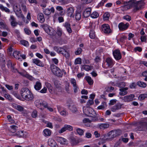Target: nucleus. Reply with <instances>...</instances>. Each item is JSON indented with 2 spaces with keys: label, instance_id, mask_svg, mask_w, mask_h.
Segmentation results:
<instances>
[{
  "label": "nucleus",
  "instance_id": "obj_28",
  "mask_svg": "<svg viewBox=\"0 0 147 147\" xmlns=\"http://www.w3.org/2000/svg\"><path fill=\"white\" fill-rule=\"evenodd\" d=\"M42 87V85L41 83L39 81H37L34 86V88L36 90H40Z\"/></svg>",
  "mask_w": 147,
  "mask_h": 147
},
{
  "label": "nucleus",
  "instance_id": "obj_41",
  "mask_svg": "<svg viewBox=\"0 0 147 147\" xmlns=\"http://www.w3.org/2000/svg\"><path fill=\"white\" fill-rule=\"evenodd\" d=\"M0 26H1L4 29H5L7 30L8 29L7 26L3 21H1L0 22Z\"/></svg>",
  "mask_w": 147,
  "mask_h": 147
},
{
  "label": "nucleus",
  "instance_id": "obj_29",
  "mask_svg": "<svg viewBox=\"0 0 147 147\" xmlns=\"http://www.w3.org/2000/svg\"><path fill=\"white\" fill-rule=\"evenodd\" d=\"M15 13L16 15L19 18H22L23 21L25 20V18L24 17V16L23 15L21 10L19 11L18 12H16Z\"/></svg>",
  "mask_w": 147,
  "mask_h": 147
},
{
  "label": "nucleus",
  "instance_id": "obj_8",
  "mask_svg": "<svg viewBox=\"0 0 147 147\" xmlns=\"http://www.w3.org/2000/svg\"><path fill=\"white\" fill-rule=\"evenodd\" d=\"M121 134V131L120 130H112L108 134L109 136H111V137L112 138L119 136Z\"/></svg>",
  "mask_w": 147,
  "mask_h": 147
},
{
  "label": "nucleus",
  "instance_id": "obj_36",
  "mask_svg": "<svg viewBox=\"0 0 147 147\" xmlns=\"http://www.w3.org/2000/svg\"><path fill=\"white\" fill-rule=\"evenodd\" d=\"M147 98V94H140L138 97V99L140 100H144Z\"/></svg>",
  "mask_w": 147,
  "mask_h": 147
},
{
  "label": "nucleus",
  "instance_id": "obj_33",
  "mask_svg": "<svg viewBox=\"0 0 147 147\" xmlns=\"http://www.w3.org/2000/svg\"><path fill=\"white\" fill-rule=\"evenodd\" d=\"M81 69L86 71H89L92 69V67L88 65H82L81 66Z\"/></svg>",
  "mask_w": 147,
  "mask_h": 147
},
{
  "label": "nucleus",
  "instance_id": "obj_54",
  "mask_svg": "<svg viewBox=\"0 0 147 147\" xmlns=\"http://www.w3.org/2000/svg\"><path fill=\"white\" fill-rule=\"evenodd\" d=\"M44 12V13L46 15H49L51 13L50 10L49 9H45Z\"/></svg>",
  "mask_w": 147,
  "mask_h": 147
},
{
  "label": "nucleus",
  "instance_id": "obj_37",
  "mask_svg": "<svg viewBox=\"0 0 147 147\" xmlns=\"http://www.w3.org/2000/svg\"><path fill=\"white\" fill-rule=\"evenodd\" d=\"M13 8L15 12H18L21 10L20 7L19 5H14L13 6Z\"/></svg>",
  "mask_w": 147,
  "mask_h": 147
},
{
  "label": "nucleus",
  "instance_id": "obj_9",
  "mask_svg": "<svg viewBox=\"0 0 147 147\" xmlns=\"http://www.w3.org/2000/svg\"><path fill=\"white\" fill-rule=\"evenodd\" d=\"M40 27L43 28L45 32L49 34L52 35H53V32H51V30L49 28V26L46 24H43L40 26Z\"/></svg>",
  "mask_w": 147,
  "mask_h": 147
},
{
  "label": "nucleus",
  "instance_id": "obj_17",
  "mask_svg": "<svg viewBox=\"0 0 147 147\" xmlns=\"http://www.w3.org/2000/svg\"><path fill=\"white\" fill-rule=\"evenodd\" d=\"M26 133L23 131H20L17 132L16 133L13 135V136H17L19 137H25L26 136Z\"/></svg>",
  "mask_w": 147,
  "mask_h": 147
},
{
  "label": "nucleus",
  "instance_id": "obj_7",
  "mask_svg": "<svg viewBox=\"0 0 147 147\" xmlns=\"http://www.w3.org/2000/svg\"><path fill=\"white\" fill-rule=\"evenodd\" d=\"M101 30L105 34H109L112 32L109 25L107 24H104L101 26Z\"/></svg>",
  "mask_w": 147,
  "mask_h": 147
},
{
  "label": "nucleus",
  "instance_id": "obj_51",
  "mask_svg": "<svg viewBox=\"0 0 147 147\" xmlns=\"http://www.w3.org/2000/svg\"><path fill=\"white\" fill-rule=\"evenodd\" d=\"M81 59L80 58H77L75 60V64H81Z\"/></svg>",
  "mask_w": 147,
  "mask_h": 147
},
{
  "label": "nucleus",
  "instance_id": "obj_1",
  "mask_svg": "<svg viewBox=\"0 0 147 147\" xmlns=\"http://www.w3.org/2000/svg\"><path fill=\"white\" fill-rule=\"evenodd\" d=\"M123 4L124 6H127L128 9L132 7H134L133 11L134 12H136L141 8L144 5V3L143 0L138 1H136L135 0H130L128 2H124Z\"/></svg>",
  "mask_w": 147,
  "mask_h": 147
},
{
  "label": "nucleus",
  "instance_id": "obj_63",
  "mask_svg": "<svg viewBox=\"0 0 147 147\" xmlns=\"http://www.w3.org/2000/svg\"><path fill=\"white\" fill-rule=\"evenodd\" d=\"M117 100L116 99H113L110 101L109 104L111 105H113L116 102Z\"/></svg>",
  "mask_w": 147,
  "mask_h": 147
},
{
  "label": "nucleus",
  "instance_id": "obj_40",
  "mask_svg": "<svg viewBox=\"0 0 147 147\" xmlns=\"http://www.w3.org/2000/svg\"><path fill=\"white\" fill-rule=\"evenodd\" d=\"M98 13L96 11L92 13L91 14L90 16L92 18H96L99 16Z\"/></svg>",
  "mask_w": 147,
  "mask_h": 147
},
{
  "label": "nucleus",
  "instance_id": "obj_11",
  "mask_svg": "<svg viewBox=\"0 0 147 147\" xmlns=\"http://www.w3.org/2000/svg\"><path fill=\"white\" fill-rule=\"evenodd\" d=\"M134 94H131L129 95L126 96L124 97L120 98L122 99L125 102H129L132 101L133 100V98L134 97Z\"/></svg>",
  "mask_w": 147,
  "mask_h": 147
},
{
  "label": "nucleus",
  "instance_id": "obj_3",
  "mask_svg": "<svg viewBox=\"0 0 147 147\" xmlns=\"http://www.w3.org/2000/svg\"><path fill=\"white\" fill-rule=\"evenodd\" d=\"M21 94L22 97L28 101H31L33 100L34 96L31 91L27 88H23L21 90Z\"/></svg>",
  "mask_w": 147,
  "mask_h": 147
},
{
  "label": "nucleus",
  "instance_id": "obj_59",
  "mask_svg": "<svg viewBox=\"0 0 147 147\" xmlns=\"http://www.w3.org/2000/svg\"><path fill=\"white\" fill-rule=\"evenodd\" d=\"M140 39L142 42H146V41L147 38L146 36H142L140 37Z\"/></svg>",
  "mask_w": 147,
  "mask_h": 147
},
{
  "label": "nucleus",
  "instance_id": "obj_45",
  "mask_svg": "<svg viewBox=\"0 0 147 147\" xmlns=\"http://www.w3.org/2000/svg\"><path fill=\"white\" fill-rule=\"evenodd\" d=\"M69 109L74 113H75L77 110L76 107L74 105L70 106Z\"/></svg>",
  "mask_w": 147,
  "mask_h": 147
},
{
  "label": "nucleus",
  "instance_id": "obj_30",
  "mask_svg": "<svg viewBox=\"0 0 147 147\" xmlns=\"http://www.w3.org/2000/svg\"><path fill=\"white\" fill-rule=\"evenodd\" d=\"M85 79L90 85L93 84V81L90 77L88 76H86L85 77Z\"/></svg>",
  "mask_w": 147,
  "mask_h": 147
},
{
  "label": "nucleus",
  "instance_id": "obj_39",
  "mask_svg": "<svg viewBox=\"0 0 147 147\" xmlns=\"http://www.w3.org/2000/svg\"><path fill=\"white\" fill-rule=\"evenodd\" d=\"M137 85L139 86L145 88L146 86V84L145 83L141 81H139L137 82Z\"/></svg>",
  "mask_w": 147,
  "mask_h": 147
},
{
  "label": "nucleus",
  "instance_id": "obj_62",
  "mask_svg": "<svg viewBox=\"0 0 147 147\" xmlns=\"http://www.w3.org/2000/svg\"><path fill=\"white\" fill-rule=\"evenodd\" d=\"M57 34L58 36H61L62 35L61 30L60 28L58 29L57 32Z\"/></svg>",
  "mask_w": 147,
  "mask_h": 147
},
{
  "label": "nucleus",
  "instance_id": "obj_26",
  "mask_svg": "<svg viewBox=\"0 0 147 147\" xmlns=\"http://www.w3.org/2000/svg\"><path fill=\"white\" fill-rule=\"evenodd\" d=\"M64 26L66 28L67 32L69 33L72 32V30L71 28L70 24L67 22H66L64 24Z\"/></svg>",
  "mask_w": 147,
  "mask_h": 147
},
{
  "label": "nucleus",
  "instance_id": "obj_31",
  "mask_svg": "<svg viewBox=\"0 0 147 147\" xmlns=\"http://www.w3.org/2000/svg\"><path fill=\"white\" fill-rule=\"evenodd\" d=\"M13 106L15 109L19 111H23L24 109V108L22 106L17 104H13Z\"/></svg>",
  "mask_w": 147,
  "mask_h": 147
},
{
  "label": "nucleus",
  "instance_id": "obj_43",
  "mask_svg": "<svg viewBox=\"0 0 147 147\" xmlns=\"http://www.w3.org/2000/svg\"><path fill=\"white\" fill-rule=\"evenodd\" d=\"M76 131L77 133L80 136H82L84 135V131L81 129L79 128H77Z\"/></svg>",
  "mask_w": 147,
  "mask_h": 147
},
{
  "label": "nucleus",
  "instance_id": "obj_48",
  "mask_svg": "<svg viewBox=\"0 0 147 147\" xmlns=\"http://www.w3.org/2000/svg\"><path fill=\"white\" fill-rule=\"evenodd\" d=\"M90 37L92 39H94L95 38V35L94 32L93 30H91L90 31L89 34Z\"/></svg>",
  "mask_w": 147,
  "mask_h": 147
},
{
  "label": "nucleus",
  "instance_id": "obj_5",
  "mask_svg": "<svg viewBox=\"0 0 147 147\" xmlns=\"http://www.w3.org/2000/svg\"><path fill=\"white\" fill-rule=\"evenodd\" d=\"M53 49L58 53L61 54L66 58L69 57L68 53L63 48L59 46H55L53 47Z\"/></svg>",
  "mask_w": 147,
  "mask_h": 147
},
{
  "label": "nucleus",
  "instance_id": "obj_44",
  "mask_svg": "<svg viewBox=\"0 0 147 147\" xmlns=\"http://www.w3.org/2000/svg\"><path fill=\"white\" fill-rule=\"evenodd\" d=\"M60 114L63 116L65 117L68 114V113L65 109H63L60 112Z\"/></svg>",
  "mask_w": 147,
  "mask_h": 147
},
{
  "label": "nucleus",
  "instance_id": "obj_25",
  "mask_svg": "<svg viewBox=\"0 0 147 147\" xmlns=\"http://www.w3.org/2000/svg\"><path fill=\"white\" fill-rule=\"evenodd\" d=\"M38 19L40 22L43 23L45 21V19L43 14L41 13H39L38 16Z\"/></svg>",
  "mask_w": 147,
  "mask_h": 147
},
{
  "label": "nucleus",
  "instance_id": "obj_12",
  "mask_svg": "<svg viewBox=\"0 0 147 147\" xmlns=\"http://www.w3.org/2000/svg\"><path fill=\"white\" fill-rule=\"evenodd\" d=\"M72 130L73 127L69 125H65L63 127H62L59 131V132L60 134H61L67 130L72 131Z\"/></svg>",
  "mask_w": 147,
  "mask_h": 147
},
{
  "label": "nucleus",
  "instance_id": "obj_35",
  "mask_svg": "<svg viewBox=\"0 0 147 147\" xmlns=\"http://www.w3.org/2000/svg\"><path fill=\"white\" fill-rule=\"evenodd\" d=\"M0 9L2 11H5L6 12L9 13L10 11L9 9L4 7L2 4H0Z\"/></svg>",
  "mask_w": 147,
  "mask_h": 147
},
{
  "label": "nucleus",
  "instance_id": "obj_47",
  "mask_svg": "<svg viewBox=\"0 0 147 147\" xmlns=\"http://www.w3.org/2000/svg\"><path fill=\"white\" fill-rule=\"evenodd\" d=\"M75 18L77 20H79L81 18V14L80 12H77L75 15Z\"/></svg>",
  "mask_w": 147,
  "mask_h": 147
},
{
  "label": "nucleus",
  "instance_id": "obj_13",
  "mask_svg": "<svg viewBox=\"0 0 147 147\" xmlns=\"http://www.w3.org/2000/svg\"><path fill=\"white\" fill-rule=\"evenodd\" d=\"M113 54L115 59L117 60H119L121 58V55L119 50H116L113 52Z\"/></svg>",
  "mask_w": 147,
  "mask_h": 147
},
{
  "label": "nucleus",
  "instance_id": "obj_15",
  "mask_svg": "<svg viewBox=\"0 0 147 147\" xmlns=\"http://www.w3.org/2000/svg\"><path fill=\"white\" fill-rule=\"evenodd\" d=\"M57 140L58 142L61 144L67 145L68 144V141L66 139L61 137H57Z\"/></svg>",
  "mask_w": 147,
  "mask_h": 147
},
{
  "label": "nucleus",
  "instance_id": "obj_38",
  "mask_svg": "<svg viewBox=\"0 0 147 147\" xmlns=\"http://www.w3.org/2000/svg\"><path fill=\"white\" fill-rule=\"evenodd\" d=\"M147 128L146 125V123H143L141 124L138 127L140 131L143 130Z\"/></svg>",
  "mask_w": 147,
  "mask_h": 147
},
{
  "label": "nucleus",
  "instance_id": "obj_61",
  "mask_svg": "<svg viewBox=\"0 0 147 147\" xmlns=\"http://www.w3.org/2000/svg\"><path fill=\"white\" fill-rule=\"evenodd\" d=\"M73 88L74 92L75 93H77V92H78L79 90V88L77 85L76 86H73Z\"/></svg>",
  "mask_w": 147,
  "mask_h": 147
},
{
  "label": "nucleus",
  "instance_id": "obj_56",
  "mask_svg": "<svg viewBox=\"0 0 147 147\" xmlns=\"http://www.w3.org/2000/svg\"><path fill=\"white\" fill-rule=\"evenodd\" d=\"M70 82L73 85V86L77 85L76 83V80L74 78H72L71 79Z\"/></svg>",
  "mask_w": 147,
  "mask_h": 147
},
{
  "label": "nucleus",
  "instance_id": "obj_23",
  "mask_svg": "<svg viewBox=\"0 0 147 147\" xmlns=\"http://www.w3.org/2000/svg\"><path fill=\"white\" fill-rule=\"evenodd\" d=\"M110 126L109 124L108 123H102L99 125V128L101 129H105L108 128Z\"/></svg>",
  "mask_w": 147,
  "mask_h": 147
},
{
  "label": "nucleus",
  "instance_id": "obj_2",
  "mask_svg": "<svg viewBox=\"0 0 147 147\" xmlns=\"http://www.w3.org/2000/svg\"><path fill=\"white\" fill-rule=\"evenodd\" d=\"M83 111L85 114L91 117V121L88 119H85L84 121L86 122H90V121H95L98 120V118L95 112L91 108L87 107H84Z\"/></svg>",
  "mask_w": 147,
  "mask_h": 147
},
{
  "label": "nucleus",
  "instance_id": "obj_60",
  "mask_svg": "<svg viewBox=\"0 0 147 147\" xmlns=\"http://www.w3.org/2000/svg\"><path fill=\"white\" fill-rule=\"evenodd\" d=\"M94 103V101L92 100H90L87 102L86 105L87 106H89Z\"/></svg>",
  "mask_w": 147,
  "mask_h": 147
},
{
  "label": "nucleus",
  "instance_id": "obj_50",
  "mask_svg": "<svg viewBox=\"0 0 147 147\" xmlns=\"http://www.w3.org/2000/svg\"><path fill=\"white\" fill-rule=\"evenodd\" d=\"M105 89L107 92H111L114 89V88L112 86H109L106 87Z\"/></svg>",
  "mask_w": 147,
  "mask_h": 147
},
{
  "label": "nucleus",
  "instance_id": "obj_42",
  "mask_svg": "<svg viewBox=\"0 0 147 147\" xmlns=\"http://www.w3.org/2000/svg\"><path fill=\"white\" fill-rule=\"evenodd\" d=\"M110 14L108 12H105L103 15V19L104 20H108L110 16Z\"/></svg>",
  "mask_w": 147,
  "mask_h": 147
},
{
  "label": "nucleus",
  "instance_id": "obj_53",
  "mask_svg": "<svg viewBox=\"0 0 147 147\" xmlns=\"http://www.w3.org/2000/svg\"><path fill=\"white\" fill-rule=\"evenodd\" d=\"M123 18L128 21H129L131 20V17L129 15H126L123 16Z\"/></svg>",
  "mask_w": 147,
  "mask_h": 147
},
{
  "label": "nucleus",
  "instance_id": "obj_14",
  "mask_svg": "<svg viewBox=\"0 0 147 147\" xmlns=\"http://www.w3.org/2000/svg\"><path fill=\"white\" fill-rule=\"evenodd\" d=\"M74 12V9L73 7H71L68 8L66 11L67 15L68 16L71 18H73L74 15L73 14Z\"/></svg>",
  "mask_w": 147,
  "mask_h": 147
},
{
  "label": "nucleus",
  "instance_id": "obj_52",
  "mask_svg": "<svg viewBox=\"0 0 147 147\" xmlns=\"http://www.w3.org/2000/svg\"><path fill=\"white\" fill-rule=\"evenodd\" d=\"M32 116L33 118H35L37 116V111L34 110L32 112Z\"/></svg>",
  "mask_w": 147,
  "mask_h": 147
},
{
  "label": "nucleus",
  "instance_id": "obj_6",
  "mask_svg": "<svg viewBox=\"0 0 147 147\" xmlns=\"http://www.w3.org/2000/svg\"><path fill=\"white\" fill-rule=\"evenodd\" d=\"M35 105L38 108L41 110L44 108V107H46L47 105V102L42 100H36L34 102Z\"/></svg>",
  "mask_w": 147,
  "mask_h": 147
},
{
  "label": "nucleus",
  "instance_id": "obj_27",
  "mask_svg": "<svg viewBox=\"0 0 147 147\" xmlns=\"http://www.w3.org/2000/svg\"><path fill=\"white\" fill-rule=\"evenodd\" d=\"M18 128V127L17 126L15 125H12L10 126L8 130L10 132L14 133L17 130Z\"/></svg>",
  "mask_w": 147,
  "mask_h": 147
},
{
  "label": "nucleus",
  "instance_id": "obj_55",
  "mask_svg": "<svg viewBox=\"0 0 147 147\" xmlns=\"http://www.w3.org/2000/svg\"><path fill=\"white\" fill-rule=\"evenodd\" d=\"M10 24L11 26L13 27H16L18 24V23L16 21H11Z\"/></svg>",
  "mask_w": 147,
  "mask_h": 147
},
{
  "label": "nucleus",
  "instance_id": "obj_19",
  "mask_svg": "<svg viewBox=\"0 0 147 147\" xmlns=\"http://www.w3.org/2000/svg\"><path fill=\"white\" fill-rule=\"evenodd\" d=\"M70 143L71 146H75L79 143V141L75 138L71 137L70 139Z\"/></svg>",
  "mask_w": 147,
  "mask_h": 147
},
{
  "label": "nucleus",
  "instance_id": "obj_46",
  "mask_svg": "<svg viewBox=\"0 0 147 147\" xmlns=\"http://www.w3.org/2000/svg\"><path fill=\"white\" fill-rule=\"evenodd\" d=\"M20 43L22 45L26 47H28L29 45L28 42L25 40H21Z\"/></svg>",
  "mask_w": 147,
  "mask_h": 147
},
{
  "label": "nucleus",
  "instance_id": "obj_18",
  "mask_svg": "<svg viewBox=\"0 0 147 147\" xmlns=\"http://www.w3.org/2000/svg\"><path fill=\"white\" fill-rule=\"evenodd\" d=\"M91 9L88 7L83 12V15L85 18H87L90 16Z\"/></svg>",
  "mask_w": 147,
  "mask_h": 147
},
{
  "label": "nucleus",
  "instance_id": "obj_10",
  "mask_svg": "<svg viewBox=\"0 0 147 147\" xmlns=\"http://www.w3.org/2000/svg\"><path fill=\"white\" fill-rule=\"evenodd\" d=\"M129 26V24L128 23L124 24L123 22H121L119 24L118 27L120 30L123 31L127 29Z\"/></svg>",
  "mask_w": 147,
  "mask_h": 147
},
{
  "label": "nucleus",
  "instance_id": "obj_32",
  "mask_svg": "<svg viewBox=\"0 0 147 147\" xmlns=\"http://www.w3.org/2000/svg\"><path fill=\"white\" fill-rule=\"evenodd\" d=\"M13 55L16 58L19 59H20L21 54L18 51H14L13 53Z\"/></svg>",
  "mask_w": 147,
  "mask_h": 147
},
{
  "label": "nucleus",
  "instance_id": "obj_21",
  "mask_svg": "<svg viewBox=\"0 0 147 147\" xmlns=\"http://www.w3.org/2000/svg\"><path fill=\"white\" fill-rule=\"evenodd\" d=\"M105 61L108 65V66L110 67H111L114 64L113 60L110 57L107 58Z\"/></svg>",
  "mask_w": 147,
  "mask_h": 147
},
{
  "label": "nucleus",
  "instance_id": "obj_24",
  "mask_svg": "<svg viewBox=\"0 0 147 147\" xmlns=\"http://www.w3.org/2000/svg\"><path fill=\"white\" fill-rule=\"evenodd\" d=\"M48 145L50 146L51 147H55L56 144L53 139L49 138L48 140Z\"/></svg>",
  "mask_w": 147,
  "mask_h": 147
},
{
  "label": "nucleus",
  "instance_id": "obj_57",
  "mask_svg": "<svg viewBox=\"0 0 147 147\" xmlns=\"http://www.w3.org/2000/svg\"><path fill=\"white\" fill-rule=\"evenodd\" d=\"M82 51V49L81 48H78L77 50L75 51V54L76 55H78L80 54Z\"/></svg>",
  "mask_w": 147,
  "mask_h": 147
},
{
  "label": "nucleus",
  "instance_id": "obj_4",
  "mask_svg": "<svg viewBox=\"0 0 147 147\" xmlns=\"http://www.w3.org/2000/svg\"><path fill=\"white\" fill-rule=\"evenodd\" d=\"M50 69L54 75L59 77H62V71L58 67L53 64H52L50 65Z\"/></svg>",
  "mask_w": 147,
  "mask_h": 147
},
{
  "label": "nucleus",
  "instance_id": "obj_64",
  "mask_svg": "<svg viewBox=\"0 0 147 147\" xmlns=\"http://www.w3.org/2000/svg\"><path fill=\"white\" fill-rule=\"evenodd\" d=\"M25 33L28 35H29L31 34V31L27 28H25L24 29Z\"/></svg>",
  "mask_w": 147,
  "mask_h": 147
},
{
  "label": "nucleus",
  "instance_id": "obj_49",
  "mask_svg": "<svg viewBox=\"0 0 147 147\" xmlns=\"http://www.w3.org/2000/svg\"><path fill=\"white\" fill-rule=\"evenodd\" d=\"M125 86V84L124 82H122L117 84L116 86H118L119 88H124Z\"/></svg>",
  "mask_w": 147,
  "mask_h": 147
},
{
  "label": "nucleus",
  "instance_id": "obj_16",
  "mask_svg": "<svg viewBox=\"0 0 147 147\" xmlns=\"http://www.w3.org/2000/svg\"><path fill=\"white\" fill-rule=\"evenodd\" d=\"M123 105L120 103H117L115 105L112 107L111 109V110L113 112H115L116 111L120 109Z\"/></svg>",
  "mask_w": 147,
  "mask_h": 147
},
{
  "label": "nucleus",
  "instance_id": "obj_34",
  "mask_svg": "<svg viewBox=\"0 0 147 147\" xmlns=\"http://www.w3.org/2000/svg\"><path fill=\"white\" fill-rule=\"evenodd\" d=\"M43 132L45 136H49L51 135V131L47 129H45L43 131Z\"/></svg>",
  "mask_w": 147,
  "mask_h": 147
},
{
  "label": "nucleus",
  "instance_id": "obj_20",
  "mask_svg": "<svg viewBox=\"0 0 147 147\" xmlns=\"http://www.w3.org/2000/svg\"><path fill=\"white\" fill-rule=\"evenodd\" d=\"M32 62L39 66L43 67L44 66V64L42 63V62L38 59H33Z\"/></svg>",
  "mask_w": 147,
  "mask_h": 147
},
{
  "label": "nucleus",
  "instance_id": "obj_22",
  "mask_svg": "<svg viewBox=\"0 0 147 147\" xmlns=\"http://www.w3.org/2000/svg\"><path fill=\"white\" fill-rule=\"evenodd\" d=\"M128 89V88L127 87L120 89L119 90L120 92H119V94L121 96H124L127 94V90Z\"/></svg>",
  "mask_w": 147,
  "mask_h": 147
},
{
  "label": "nucleus",
  "instance_id": "obj_58",
  "mask_svg": "<svg viewBox=\"0 0 147 147\" xmlns=\"http://www.w3.org/2000/svg\"><path fill=\"white\" fill-rule=\"evenodd\" d=\"M25 77H26L30 80H34V78L31 76L29 75L28 74H26L25 76Z\"/></svg>",
  "mask_w": 147,
  "mask_h": 147
}]
</instances>
